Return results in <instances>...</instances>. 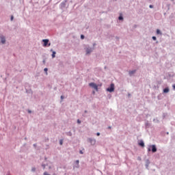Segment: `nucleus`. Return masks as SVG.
I'll return each instance as SVG.
<instances>
[{"label":"nucleus","instance_id":"1a4fd4ad","mask_svg":"<svg viewBox=\"0 0 175 175\" xmlns=\"http://www.w3.org/2000/svg\"><path fill=\"white\" fill-rule=\"evenodd\" d=\"M136 72V70H132V71H129V75H133L134 73H135Z\"/></svg>","mask_w":175,"mask_h":175},{"label":"nucleus","instance_id":"cd10ccee","mask_svg":"<svg viewBox=\"0 0 175 175\" xmlns=\"http://www.w3.org/2000/svg\"><path fill=\"white\" fill-rule=\"evenodd\" d=\"M51 46V43H49V44H48V46Z\"/></svg>","mask_w":175,"mask_h":175},{"label":"nucleus","instance_id":"dca6fc26","mask_svg":"<svg viewBox=\"0 0 175 175\" xmlns=\"http://www.w3.org/2000/svg\"><path fill=\"white\" fill-rule=\"evenodd\" d=\"M152 38L153 40H157V38L154 37V36L152 37Z\"/></svg>","mask_w":175,"mask_h":175},{"label":"nucleus","instance_id":"6e6552de","mask_svg":"<svg viewBox=\"0 0 175 175\" xmlns=\"http://www.w3.org/2000/svg\"><path fill=\"white\" fill-rule=\"evenodd\" d=\"M169 91H170V89L167 88L163 89V92H164V93H167V92H169Z\"/></svg>","mask_w":175,"mask_h":175},{"label":"nucleus","instance_id":"20e7f679","mask_svg":"<svg viewBox=\"0 0 175 175\" xmlns=\"http://www.w3.org/2000/svg\"><path fill=\"white\" fill-rule=\"evenodd\" d=\"M89 142H90V144H92V146H95L96 143V139H89Z\"/></svg>","mask_w":175,"mask_h":175},{"label":"nucleus","instance_id":"393cba45","mask_svg":"<svg viewBox=\"0 0 175 175\" xmlns=\"http://www.w3.org/2000/svg\"><path fill=\"white\" fill-rule=\"evenodd\" d=\"M13 19H14V16H12V17H11V21H13Z\"/></svg>","mask_w":175,"mask_h":175},{"label":"nucleus","instance_id":"c85d7f7f","mask_svg":"<svg viewBox=\"0 0 175 175\" xmlns=\"http://www.w3.org/2000/svg\"><path fill=\"white\" fill-rule=\"evenodd\" d=\"M173 88L175 89V85H173Z\"/></svg>","mask_w":175,"mask_h":175},{"label":"nucleus","instance_id":"c756f323","mask_svg":"<svg viewBox=\"0 0 175 175\" xmlns=\"http://www.w3.org/2000/svg\"><path fill=\"white\" fill-rule=\"evenodd\" d=\"M111 126L108 127L109 129H111Z\"/></svg>","mask_w":175,"mask_h":175},{"label":"nucleus","instance_id":"b1692460","mask_svg":"<svg viewBox=\"0 0 175 175\" xmlns=\"http://www.w3.org/2000/svg\"><path fill=\"white\" fill-rule=\"evenodd\" d=\"M149 8H152L153 6H152V5H149Z\"/></svg>","mask_w":175,"mask_h":175},{"label":"nucleus","instance_id":"0eeeda50","mask_svg":"<svg viewBox=\"0 0 175 175\" xmlns=\"http://www.w3.org/2000/svg\"><path fill=\"white\" fill-rule=\"evenodd\" d=\"M92 52V49H86V54H90Z\"/></svg>","mask_w":175,"mask_h":175},{"label":"nucleus","instance_id":"4468645a","mask_svg":"<svg viewBox=\"0 0 175 175\" xmlns=\"http://www.w3.org/2000/svg\"><path fill=\"white\" fill-rule=\"evenodd\" d=\"M85 38V36L83 35H81V39L83 40Z\"/></svg>","mask_w":175,"mask_h":175},{"label":"nucleus","instance_id":"f257e3e1","mask_svg":"<svg viewBox=\"0 0 175 175\" xmlns=\"http://www.w3.org/2000/svg\"><path fill=\"white\" fill-rule=\"evenodd\" d=\"M89 86L93 88V89L96 90V91H98V85L94 83H89Z\"/></svg>","mask_w":175,"mask_h":175},{"label":"nucleus","instance_id":"423d86ee","mask_svg":"<svg viewBox=\"0 0 175 175\" xmlns=\"http://www.w3.org/2000/svg\"><path fill=\"white\" fill-rule=\"evenodd\" d=\"M138 144L141 146V147H144L145 144L144 141H140Z\"/></svg>","mask_w":175,"mask_h":175},{"label":"nucleus","instance_id":"9b49d317","mask_svg":"<svg viewBox=\"0 0 175 175\" xmlns=\"http://www.w3.org/2000/svg\"><path fill=\"white\" fill-rule=\"evenodd\" d=\"M55 54H56V52H55V51H53V54H52L53 58L55 57Z\"/></svg>","mask_w":175,"mask_h":175},{"label":"nucleus","instance_id":"f03ea898","mask_svg":"<svg viewBox=\"0 0 175 175\" xmlns=\"http://www.w3.org/2000/svg\"><path fill=\"white\" fill-rule=\"evenodd\" d=\"M107 91L109 92H112L114 91V84L112 83L111 84V87L108 89H107Z\"/></svg>","mask_w":175,"mask_h":175},{"label":"nucleus","instance_id":"a878e982","mask_svg":"<svg viewBox=\"0 0 175 175\" xmlns=\"http://www.w3.org/2000/svg\"><path fill=\"white\" fill-rule=\"evenodd\" d=\"M100 135V133H97V136H99Z\"/></svg>","mask_w":175,"mask_h":175},{"label":"nucleus","instance_id":"a211bd4d","mask_svg":"<svg viewBox=\"0 0 175 175\" xmlns=\"http://www.w3.org/2000/svg\"><path fill=\"white\" fill-rule=\"evenodd\" d=\"M77 122H78V124H81V122L80 120H77Z\"/></svg>","mask_w":175,"mask_h":175},{"label":"nucleus","instance_id":"f8f14e48","mask_svg":"<svg viewBox=\"0 0 175 175\" xmlns=\"http://www.w3.org/2000/svg\"><path fill=\"white\" fill-rule=\"evenodd\" d=\"M157 34H162L159 29H157Z\"/></svg>","mask_w":175,"mask_h":175},{"label":"nucleus","instance_id":"ddd939ff","mask_svg":"<svg viewBox=\"0 0 175 175\" xmlns=\"http://www.w3.org/2000/svg\"><path fill=\"white\" fill-rule=\"evenodd\" d=\"M75 163H77V165H78V167H79V160H77V161H75Z\"/></svg>","mask_w":175,"mask_h":175},{"label":"nucleus","instance_id":"bb28decb","mask_svg":"<svg viewBox=\"0 0 175 175\" xmlns=\"http://www.w3.org/2000/svg\"><path fill=\"white\" fill-rule=\"evenodd\" d=\"M61 98H62V99H64V96H61Z\"/></svg>","mask_w":175,"mask_h":175},{"label":"nucleus","instance_id":"5701e85b","mask_svg":"<svg viewBox=\"0 0 175 175\" xmlns=\"http://www.w3.org/2000/svg\"><path fill=\"white\" fill-rule=\"evenodd\" d=\"M148 152L151 151L150 148H148Z\"/></svg>","mask_w":175,"mask_h":175},{"label":"nucleus","instance_id":"6ab92c4d","mask_svg":"<svg viewBox=\"0 0 175 175\" xmlns=\"http://www.w3.org/2000/svg\"><path fill=\"white\" fill-rule=\"evenodd\" d=\"M36 171V168L35 167H33L32 168V172H35Z\"/></svg>","mask_w":175,"mask_h":175},{"label":"nucleus","instance_id":"4be33fe9","mask_svg":"<svg viewBox=\"0 0 175 175\" xmlns=\"http://www.w3.org/2000/svg\"><path fill=\"white\" fill-rule=\"evenodd\" d=\"M44 175H50V174H49L47 172H44Z\"/></svg>","mask_w":175,"mask_h":175},{"label":"nucleus","instance_id":"412c9836","mask_svg":"<svg viewBox=\"0 0 175 175\" xmlns=\"http://www.w3.org/2000/svg\"><path fill=\"white\" fill-rule=\"evenodd\" d=\"M79 154H83L82 150H79Z\"/></svg>","mask_w":175,"mask_h":175},{"label":"nucleus","instance_id":"f3484780","mask_svg":"<svg viewBox=\"0 0 175 175\" xmlns=\"http://www.w3.org/2000/svg\"><path fill=\"white\" fill-rule=\"evenodd\" d=\"M44 71L46 72V75H47L48 74L47 73L48 69L47 68H44Z\"/></svg>","mask_w":175,"mask_h":175},{"label":"nucleus","instance_id":"7ed1b4c3","mask_svg":"<svg viewBox=\"0 0 175 175\" xmlns=\"http://www.w3.org/2000/svg\"><path fill=\"white\" fill-rule=\"evenodd\" d=\"M150 147L152 148V152H157V148L155 145H152Z\"/></svg>","mask_w":175,"mask_h":175},{"label":"nucleus","instance_id":"2eb2a0df","mask_svg":"<svg viewBox=\"0 0 175 175\" xmlns=\"http://www.w3.org/2000/svg\"><path fill=\"white\" fill-rule=\"evenodd\" d=\"M123 20V17L122 16H119V21Z\"/></svg>","mask_w":175,"mask_h":175},{"label":"nucleus","instance_id":"39448f33","mask_svg":"<svg viewBox=\"0 0 175 175\" xmlns=\"http://www.w3.org/2000/svg\"><path fill=\"white\" fill-rule=\"evenodd\" d=\"M42 41L44 42V46H46L49 42V40L47 39L43 40Z\"/></svg>","mask_w":175,"mask_h":175},{"label":"nucleus","instance_id":"aec40b11","mask_svg":"<svg viewBox=\"0 0 175 175\" xmlns=\"http://www.w3.org/2000/svg\"><path fill=\"white\" fill-rule=\"evenodd\" d=\"M60 144H61V146H62V144H63V141L62 140L60 141Z\"/></svg>","mask_w":175,"mask_h":175},{"label":"nucleus","instance_id":"9d476101","mask_svg":"<svg viewBox=\"0 0 175 175\" xmlns=\"http://www.w3.org/2000/svg\"><path fill=\"white\" fill-rule=\"evenodd\" d=\"M1 42H2L3 44H5V38H3V37L1 38Z\"/></svg>","mask_w":175,"mask_h":175}]
</instances>
